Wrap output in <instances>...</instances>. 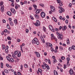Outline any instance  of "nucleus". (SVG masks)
Wrapping results in <instances>:
<instances>
[{
	"label": "nucleus",
	"mask_w": 75,
	"mask_h": 75,
	"mask_svg": "<svg viewBox=\"0 0 75 75\" xmlns=\"http://www.w3.org/2000/svg\"><path fill=\"white\" fill-rule=\"evenodd\" d=\"M8 61L11 62H14V59L12 58H10L9 57L7 56L6 57Z\"/></svg>",
	"instance_id": "f257e3e1"
},
{
	"label": "nucleus",
	"mask_w": 75,
	"mask_h": 75,
	"mask_svg": "<svg viewBox=\"0 0 75 75\" xmlns=\"http://www.w3.org/2000/svg\"><path fill=\"white\" fill-rule=\"evenodd\" d=\"M38 40L37 38H35L32 40V43L33 44H36V42H38Z\"/></svg>",
	"instance_id": "f03ea898"
},
{
	"label": "nucleus",
	"mask_w": 75,
	"mask_h": 75,
	"mask_svg": "<svg viewBox=\"0 0 75 75\" xmlns=\"http://www.w3.org/2000/svg\"><path fill=\"white\" fill-rule=\"evenodd\" d=\"M57 38L59 40H62L63 39V35L61 34L59 35H58Z\"/></svg>",
	"instance_id": "7ed1b4c3"
},
{
	"label": "nucleus",
	"mask_w": 75,
	"mask_h": 75,
	"mask_svg": "<svg viewBox=\"0 0 75 75\" xmlns=\"http://www.w3.org/2000/svg\"><path fill=\"white\" fill-rule=\"evenodd\" d=\"M42 70H41V69H38V70L37 71V73L38 74H39V73H40V74L42 75Z\"/></svg>",
	"instance_id": "20e7f679"
},
{
	"label": "nucleus",
	"mask_w": 75,
	"mask_h": 75,
	"mask_svg": "<svg viewBox=\"0 0 75 75\" xmlns=\"http://www.w3.org/2000/svg\"><path fill=\"white\" fill-rule=\"evenodd\" d=\"M50 9L52 12H55V8H54V7L52 6L50 7Z\"/></svg>",
	"instance_id": "39448f33"
},
{
	"label": "nucleus",
	"mask_w": 75,
	"mask_h": 75,
	"mask_svg": "<svg viewBox=\"0 0 75 75\" xmlns=\"http://www.w3.org/2000/svg\"><path fill=\"white\" fill-rule=\"evenodd\" d=\"M35 25L36 26H40V21L38 20L37 21V22L35 24Z\"/></svg>",
	"instance_id": "423d86ee"
},
{
	"label": "nucleus",
	"mask_w": 75,
	"mask_h": 75,
	"mask_svg": "<svg viewBox=\"0 0 75 75\" xmlns=\"http://www.w3.org/2000/svg\"><path fill=\"white\" fill-rule=\"evenodd\" d=\"M46 47H47V46H49H49L50 47H52V44L48 43V42H47L46 43Z\"/></svg>",
	"instance_id": "0eeeda50"
},
{
	"label": "nucleus",
	"mask_w": 75,
	"mask_h": 75,
	"mask_svg": "<svg viewBox=\"0 0 75 75\" xmlns=\"http://www.w3.org/2000/svg\"><path fill=\"white\" fill-rule=\"evenodd\" d=\"M41 15L42 17V18L45 17V14L43 12H42L41 13Z\"/></svg>",
	"instance_id": "6e6552de"
},
{
	"label": "nucleus",
	"mask_w": 75,
	"mask_h": 75,
	"mask_svg": "<svg viewBox=\"0 0 75 75\" xmlns=\"http://www.w3.org/2000/svg\"><path fill=\"white\" fill-rule=\"evenodd\" d=\"M10 10L11 12L13 13V14H16V11L13 8L11 9Z\"/></svg>",
	"instance_id": "1a4fd4ad"
},
{
	"label": "nucleus",
	"mask_w": 75,
	"mask_h": 75,
	"mask_svg": "<svg viewBox=\"0 0 75 75\" xmlns=\"http://www.w3.org/2000/svg\"><path fill=\"white\" fill-rule=\"evenodd\" d=\"M35 54H36L37 57H40V53L38 52H35Z\"/></svg>",
	"instance_id": "9d476101"
},
{
	"label": "nucleus",
	"mask_w": 75,
	"mask_h": 75,
	"mask_svg": "<svg viewBox=\"0 0 75 75\" xmlns=\"http://www.w3.org/2000/svg\"><path fill=\"white\" fill-rule=\"evenodd\" d=\"M9 24L11 26H14V24L13 22L11 21H9Z\"/></svg>",
	"instance_id": "9b49d317"
},
{
	"label": "nucleus",
	"mask_w": 75,
	"mask_h": 75,
	"mask_svg": "<svg viewBox=\"0 0 75 75\" xmlns=\"http://www.w3.org/2000/svg\"><path fill=\"white\" fill-rule=\"evenodd\" d=\"M52 19L53 20H54V21H55V22L56 23H57V19L56 18H55V17H53Z\"/></svg>",
	"instance_id": "f8f14e48"
},
{
	"label": "nucleus",
	"mask_w": 75,
	"mask_h": 75,
	"mask_svg": "<svg viewBox=\"0 0 75 75\" xmlns=\"http://www.w3.org/2000/svg\"><path fill=\"white\" fill-rule=\"evenodd\" d=\"M41 11V9H38L35 12V13L36 14H38L40 13V11Z\"/></svg>",
	"instance_id": "ddd939ff"
},
{
	"label": "nucleus",
	"mask_w": 75,
	"mask_h": 75,
	"mask_svg": "<svg viewBox=\"0 0 75 75\" xmlns=\"http://www.w3.org/2000/svg\"><path fill=\"white\" fill-rule=\"evenodd\" d=\"M64 11H65V10L64 9H60L59 11V12L60 13H62V12H64Z\"/></svg>",
	"instance_id": "4468645a"
},
{
	"label": "nucleus",
	"mask_w": 75,
	"mask_h": 75,
	"mask_svg": "<svg viewBox=\"0 0 75 75\" xmlns=\"http://www.w3.org/2000/svg\"><path fill=\"white\" fill-rule=\"evenodd\" d=\"M69 73L70 75H72V74H74V71H73V70H72L71 69L69 71Z\"/></svg>",
	"instance_id": "2eb2a0df"
},
{
	"label": "nucleus",
	"mask_w": 75,
	"mask_h": 75,
	"mask_svg": "<svg viewBox=\"0 0 75 75\" xmlns=\"http://www.w3.org/2000/svg\"><path fill=\"white\" fill-rule=\"evenodd\" d=\"M4 6H1V12H4Z\"/></svg>",
	"instance_id": "dca6fc26"
},
{
	"label": "nucleus",
	"mask_w": 75,
	"mask_h": 75,
	"mask_svg": "<svg viewBox=\"0 0 75 75\" xmlns=\"http://www.w3.org/2000/svg\"><path fill=\"white\" fill-rule=\"evenodd\" d=\"M14 23L16 25L18 24V22H17V19H15L14 20Z\"/></svg>",
	"instance_id": "f3484780"
},
{
	"label": "nucleus",
	"mask_w": 75,
	"mask_h": 75,
	"mask_svg": "<svg viewBox=\"0 0 75 75\" xmlns=\"http://www.w3.org/2000/svg\"><path fill=\"white\" fill-rule=\"evenodd\" d=\"M12 57L13 58H14V59H17V57H16V56L14 55V53H13L12 55Z\"/></svg>",
	"instance_id": "a211bd4d"
},
{
	"label": "nucleus",
	"mask_w": 75,
	"mask_h": 75,
	"mask_svg": "<svg viewBox=\"0 0 75 75\" xmlns=\"http://www.w3.org/2000/svg\"><path fill=\"white\" fill-rule=\"evenodd\" d=\"M7 15H8V16H11V12H7Z\"/></svg>",
	"instance_id": "6ab92c4d"
},
{
	"label": "nucleus",
	"mask_w": 75,
	"mask_h": 75,
	"mask_svg": "<svg viewBox=\"0 0 75 75\" xmlns=\"http://www.w3.org/2000/svg\"><path fill=\"white\" fill-rule=\"evenodd\" d=\"M4 72L5 73H6V74H8V73L9 72L8 71L7 69H5L4 70Z\"/></svg>",
	"instance_id": "aec40b11"
},
{
	"label": "nucleus",
	"mask_w": 75,
	"mask_h": 75,
	"mask_svg": "<svg viewBox=\"0 0 75 75\" xmlns=\"http://www.w3.org/2000/svg\"><path fill=\"white\" fill-rule=\"evenodd\" d=\"M35 17L36 18H37V19H39L40 18L39 16L37 15H35Z\"/></svg>",
	"instance_id": "412c9836"
},
{
	"label": "nucleus",
	"mask_w": 75,
	"mask_h": 75,
	"mask_svg": "<svg viewBox=\"0 0 75 75\" xmlns=\"http://www.w3.org/2000/svg\"><path fill=\"white\" fill-rule=\"evenodd\" d=\"M62 29L63 30H64V31H65V30L67 29V26H66L65 25H64V27L62 28Z\"/></svg>",
	"instance_id": "4be33fe9"
},
{
	"label": "nucleus",
	"mask_w": 75,
	"mask_h": 75,
	"mask_svg": "<svg viewBox=\"0 0 75 75\" xmlns=\"http://www.w3.org/2000/svg\"><path fill=\"white\" fill-rule=\"evenodd\" d=\"M42 67L43 69H45L46 68V66H45L44 65H42Z\"/></svg>",
	"instance_id": "5701e85b"
},
{
	"label": "nucleus",
	"mask_w": 75,
	"mask_h": 75,
	"mask_svg": "<svg viewBox=\"0 0 75 75\" xmlns=\"http://www.w3.org/2000/svg\"><path fill=\"white\" fill-rule=\"evenodd\" d=\"M51 36L52 37L51 38V40H52L54 39V38H55V36H54V34H51Z\"/></svg>",
	"instance_id": "b1692460"
},
{
	"label": "nucleus",
	"mask_w": 75,
	"mask_h": 75,
	"mask_svg": "<svg viewBox=\"0 0 75 75\" xmlns=\"http://www.w3.org/2000/svg\"><path fill=\"white\" fill-rule=\"evenodd\" d=\"M5 52L6 54H8V49H6L5 50Z\"/></svg>",
	"instance_id": "393cba45"
},
{
	"label": "nucleus",
	"mask_w": 75,
	"mask_h": 75,
	"mask_svg": "<svg viewBox=\"0 0 75 75\" xmlns=\"http://www.w3.org/2000/svg\"><path fill=\"white\" fill-rule=\"evenodd\" d=\"M54 75H58V72H57V71H54Z\"/></svg>",
	"instance_id": "a878e982"
},
{
	"label": "nucleus",
	"mask_w": 75,
	"mask_h": 75,
	"mask_svg": "<svg viewBox=\"0 0 75 75\" xmlns=\"http://www.w3.org/2000/svg\"><path fill=\"white\" fill-rule=\"evenodd\" d=\"M67 44L69 45V39H67Z\"/></svg>",
	"instance_id": "bb28decb"
},
{
	"label": "nucleus",
	"mask_w": 75,
	"mask_h": 75,
	"mask_svg": "<svg viewBox=\"0 0 75 75\" xmlns=\"http://www.w3.org/2000/svg\"><path fill=\"white\" fill-rule=\"evenodd\" d=\"M18 57H21V52H20L18 54Z\"/></svg>",
	"instance_id": "cd10ccee"
},
{
	"label": "nucleus",
	"mask_w": 75,
	"mask_h": 75,
	"mask_svg": "<svg viewBox=\"0 0 75 75\" xmlns=\"http://www.w3.org/2000/svg\"><path fill=\"white\" fill-rule=\"evenodd\" d=\"M43 29L44 32H46V28H45V27L43 26Z\"/></svg>",
	"instance_id": "c85d7f7f"
},
{
	"label": "nucleus",
	"mask_w": 75,
	"mask_h": 75,
	"mask_svg": "<svg viewBox=\"0 0 75 75\" xmlns=\"http://www.w3.org/2000/svg\"><path fill=\"white\" fill-rule=\"evenodd\" d=\"M57 2L59 4H60V3H61V0H57Z\"/></svg>",
	"instance_id": "c756f323"
},
{
	"label": "nucleus",
	"mask_w": 75,
	"mask_h": 75,
	"mask_svg": "<svg viewBox=\"0 0 75 75\" xmlns=\"http://www.w3.org/2000/svg\"><path fill=\"white\" fill-rule=\"evenodd\" d=\"M3 2H1V3H0V6H1V7H2V6H3Z\"/></svg>",
	"instance_id": "7c9ffc66"
},
{
	"label": "nucleus",
	"mask_w": 75,
	"mask_h": 75,
	"mask_svg": "<svg viewBox=\"0 0 75 75\" xmlns=\"http://www.w3.org/2000/svg\"><path fill=\"white\" fill-rule=\"evenodd\" d=\"M50 30H51L53 32H54V31H55V30L52 28V27H51V28H50Z\"/></svg>",
	"instance_id": "2f4dec72"
},
{
	"label": "nucleus",
	"mask_w": 75,
	"mask_h": 75,
	"mask_svg": "<svg viewBox=\"0 0 75 75\" xmlns=\"http://www.w3.org/2000/svg\"><path fill=\"white\" fill-rule=\"evenodd\" d=\"M1 68H3V63L2 62L1 63Z\"/></svg>",
	"instance_id": "473e14b6"
},
{
	"label": "nucleus",
	"mask_w": 75,
	"mask_h": 75,
	"mask_svg": "<svg viewBox=\"0 0 75 75\" xmlns=\"http://www.w3.org/2000/svg\"><path fill=\"white\" fill-rule=\"evenodd\" d=\"M23 65H21V68H20V69L21 71L23 70Z\"/></svg>",
	"instance_id": "72a5a7b5"
},
{
	"label": "nucleus",
	"mask_w": 75,
	"mask_h": 75,
	"mask_svg": "<svg viewBox=\"0 0 75 75\" xmlns=\"http://www.w3.org/2000/svg\"><path fill=\"white\" fill-rule=\"evenodd\" d=\"M18 54V52L17 51H15L14 52V54L15 55H17Z\"/></svg>",
	"instance_id": "f704fd0d"
},
{
	"label": "nucleus",
	"mask_w": 75,
	"mask_h": 75,
	"mask_svg": "<svg viewBox=\"0 0 75 75\" xmlns=\"http://www.w3.org/2000/svg\"><path fill=\"white\" fill-rule=\"evenodd\" d=\"M7 27L8 29L10 28V26L9 25V24H8V23H7Z\"/></svg>",
	"instance_id": "c9c22d12"
},
{
	"label": "nucleus",
	"mask_w": 75,
	"mask_h": 75,
	"mask_svg": "<svg viewBox=\"0 0 75 75\" xmlns=\"http://www.w3.org/2000/svg\"><path fill=\"white\" fill-rule=\"evenodd\" d=\"M41 40L43 42H45V41H44V39L43 37L42 38Z\"/></svg>",
	"instance_id": "e433bc0d"
},
{
	"label": "nucleus",
	"mask_w": 75,
	"mask_h": 75,
	"mask_svg": "<svg viewBox=\"0 0 75 75\" xmlns=\"http://www.w3.org/2000/svg\"><path fill=\"white\" fill-rule=\"evenodd\" d=\"M72 3L73 4H75V0H73Z\"/></svg>",
	"instance_id": "4c0bfd02"
},
{
	"label": "nucleus",
	"mask_w": 75,
	"mask_h": 75,
	"mask_svg": "<svg viewBox=\"0 0 75 75\" xmlns=\"http://www.w3.org/2000/svg\"><path fill=\"white\" fill-rule=\"evenodd\" d=\"M72 50H75V46L74 45H73L72 46Z\"/></svg>",
	"instance_id": "58836bf2"
},
{
	"label": "nucleus",
	"mask_w": 75,
	"mask_h": 75,
	"mask_svg": "<svg viewBox=\"0 0 75 75\" xmlns=\"http://www.w3.org/2000/svg\"><path fill=\"white\" fill-rule=\"evenodd\" d=\"M7 38V39L8 40H11V38L9 36H8Z\"/></svg>",
	"instance_id": "ea45409f"
},
{
	"label": "nucleus",
	"mask_w": 75,
	"mask_h": 75,
	"mask_svg": "<svg viewBox=\"0 0 75 75\" xmlns=\"http://www.w3.org/2000/svg\"><path fill=\"white\" fill-rule=\"evenodd\" d=\"M59 50H63V48H62V47L61 46H59Z\"/></svg>",
	"instance_id": "a19ab883"
},
{
	"label": "nucleus",
	"mask_w": 75,
	"mask_h": 75,
	"mask_svg": "<svg viewBox=\"0 0 75 75\" xmlns=\"http://www.w3.org/2000/svg\"><path fill=\"white\" fill-rule=\"evenodd\" d=\"M24 67H25V68H28V66L26 64H25L24 65Z\"/></svg>",
	"instance_id": "79ce46f5"
},
{
	"label": "nucleus",
	"mask_w": 75,
	"mask_h": 75,
	"mask_svg": "<svg viewBox=\"0 0 75 75\" xmlns=\"http://www.w3.org/2000/svg\"><path fill=\"white\" fill-rule=\"evenodd\" d=\"M40 6H41V7H42L44 6V4H40Z\"/></svg>",
	"instance_id": "37998d69"
},
{
	"label": "nucleus",
	"mask_w": 75,
	"mask_h": 75,
	"mask_svg": "<svg viewBox=\"0 0 75 75\" xmlns=\"http://www.w3.org/2000/svg\"><path fill=\"white\" fill-rule=\"evenodd\" d=\"M55 62H57V60H56V59H54L53 60V63H54V64H55Z\"/></svg>",
	"instance_id": "c03bdc74"
},
{
	"label": "nucleus",
	"mask_w": 75,
	"mask_h": 75,
	"mask_svg": "<svg viewBox=\"0 0 75 75\" xmlns=\"http://www.w3.org/2000/svg\"><path fill=\"white\" fill-rule=\"evenodd\" d=\"M72 47H70L69 48V50L70 51H71V50H72Z\"/></svg>",
	"instance_id": "a18cd8bd"
},
{
	"label": "nucleus",
	"mask_w": 75,
	"mask_h": 75,
	"mask_svg": "<svg viewBox=\"0 0 75 75\" xmlns=\"http://www.w3.org/2000/svg\"><path fill=\"white\" fill-rule=\"evenodd\" d=\"M6 67H7V68H9V67H10V66H9V64H6Z\"/></svg>",
	"instance_id": "49530a36"
},
{
	"label": "nucleus",
	"mask_w": 75,
	"mask_h": 75,
	"mask_svg": "<svg viewBox=\"0 0 75 75\" xmlns=\"http://www.w3.org/2000/svg\"><path fill=\"white\" fill-rule=\"evenodd\" d=\"M36 44L37 45H39V44H40V43L39 42V41L38 40V41L36 42Z\"/></svg>",
	"instance_id": "de8ad7c7"
},
{
	"label": "nucleus",
	"mask_w": 75,
	"mask_h": 75,
	"mask_svg": "<svg viewBox=\"0 0 75 75\" xmlns=\"http://www.w3.org/2000/svg\"><path fill=\"white\" fill-rule=\"evenodd\" d=\"M28 31H29V30H28V29H26V33H28Z\"/></svg>",
	"instance_id": "09e8293b"
},
{
	"label": "nucleus",
	"mask_w": 75,
	"mask_h": 75,
	"mask_svg": "<svg viewBox=\"0 0 75 75\" xmlns=\"http://www.w3.org/2000/svg\"><path fill=\"white\" fill-rule=\"evenodd\" d=\"M17 74L18 75H22L20 72L18 71Z\"/></svg>",
	"instance_id": "8fccbe9b"
},
{
	"label": "nucleus",
	"mask_w": 75,
	"mask_h": 75,
	"mask_svg": "<svg viewBox=\"0 0 75 75\" xmlns=\"http://www.w3.org/2000/svg\"><path fill=\"white\" fill-rule=\"evenodd\" d=\"M67 59L68 61H70V59L69 57L67 58Z\"/></svg>",
	"instance_id": "3c124183"
},
{
	"label": "nucleus",
	"mask_w": 75,
	"mask_h": 75,
	"mask_svg": "<svg viewBox=\"0 0 75 75\" xmlns=\"http://www.w3.org/2000/svg\"><path fill=\"white\" fill-rule=\"evenodd\" d=\"M65 57L64 56H62L61 57V59H65Z\"/></svg>",
	"instance_id": "603ef678"
},
{
	"label": "nucleus",
	"mask_w": 75,
	"mask_h": 75,
	"mask_svg": "<svg viewBox=\"0 0 75 75\" xmlns=\"http://www.w3.org/2000/svg\"><path fill=\"white\" fill-rule=\"evenodd\" d=\"M64 69H65L66 68H67V66H66V64H64Z\"/></svg>",
	"instance_id": "864d4df0"
},
{
	"label": "nucleus",
	"mask_w": 75,
	"mask_h": 75,
	"mask_svg": "<svg viewBox=\"0 0 75 75\" xmlns=\"http://www.w3.org/2000/svg\"><path fill=\"white\" fill-rule=\"evenodd\" d=\"M33 6L35 8H37V5H34Z\"/></svg>",
	"instance_id": "5fc2aeb1"
},
{
	"label": "nucleus",
	"mask_w": 75,
	"mask_h": 75,
	"mask_svg": "<svg viewBox=\"0 0 75 75\" xmlns=\"http://www.w3.org/2000/svg\"><path fill=\"white\" fill-rule=\"evenodd\" d=\"M55 30L56 31H59V29L58 28H55Z\"/></svg>",
	"instance_id": "6e6d98bb"
},
{
	"label": "nucleus",
	"mask_w": 75,
	"mask_h": 75,
	"mask_svg": "<svg viewBox=\"0 0 75 75\" xmlns=\"http://www.w3.org/2000/svg\"><path fill=\"white\" fill-rule=\"evenodd\" d=\"M59 18L60 20H62L63 19V18H62V16H60L59 17Z\"/></svg>",
	"instance_id": "4d7b16f0"
},
{
	"label": "nucleus",
	"mask_w": 75,
	"mask_h": 75,
	"mask_svg": "<svg viewBox=\"0 0 75 75\" xmlns=\"http://www.w3.org/2000/svg\"><path fill=\"white\" fill-rule=\"evenodd\" d=\"M15 7L16 9H18V6H17V5H16Z\"/></svg>",
	"instance_id": "13d9d810"
},
{
	"label": "nucleus",
	"mask_w": 75,
	"mask_h": 75,
	"mask_svg": "<svg viewBox=\"0 0 75 75\" xmlns=\"http://www.w3.org/2000/svg\"><path fill=\"white\" fill-rule=\"evenodd\" d=\"M17 42H19L20 41V39H17Z\"/></svg>",
	"instance_id": "bf43d9fd"
},
{
	"label": "nucleus",
	"mask_w": 75,
	"mask_h": 75,
	"mask_svg": "<svg viewBox=\"0 0 75 75\" xmlns=\"http://www.w3.org/2000/svg\"><path fill=\"white\" fill-rule=\"evenodd\" d=\"M27 1H24V4H27Z\"/></svg>",
	"instance_id": "052dcab7"
},
{
	"label": "nucleus",
	"mask_w": 75,
	"mask_h": 75,
	"mask_svg": "<svg viewBox=\"0 0 75 75\" xmlns=\"http://www.w3.org/2000/svg\"><path fill=\"white\" fill-rule=\"evenodd\" d=\"M2 75H6L5 74V73H4V71H2Z\"/></svg>",
	"instance_id": "680f3d73"
},
{
	"label": "nucleus",
	"mask_w": 75,
	"mask_h": 75,
	"mask_svg": "<svg viewBox=\"0 0 75 75\" xmlns=\"http://www.w3.org/2000/svg\"><path fill=\"white\" fill-rule=\"evenodd\" d=\"M69 7H71L72 6V4H69Z\"/></svg>",
	"instance_id": "e2e57ef3"
},
{
	"label": "nucleus",
	"mask_w": 75,
	"mask_h": 75,
	"mask_svg": "<svg viewBox=\"0 0 75 75\" xmlns=\"http://www.w3.org/2000/svg\"><path fill=\"white\" fill-rule=\"evenodd\" d=\"M30 18L32 20H34V18H33V17H32V16H30Z\"/></svg>",
	"instance_id": "0e129e2a"
},
{
	"label": "nucleus",
	"mask_w": 75,
	"mask_h": 75,
	"mask_svg": "<svg viewBox=\"0 0 75 75\" xmlns=\"http://www.w3.org/2000/svg\"><path fill=\"white\" fill-rule=\"evenodd\" d=\"M51 51H54V49L53 48H52V47H51Z\"/></svg>",
	"instance_id": "69168bd1"
},
{
	"label": "nucleus",
	"mask_w": 75,
	"mask_h": 75,
	"mask_svg": "<svg viewBox=\"0 0 75 75\" xmlns=\"http://www.w3.org/2000/svg\"><path fill=\"white\" fill-rule=\"evenodd\" d=\"M46 68H47V69H50V67H49V66H48L46 67Z\"/></svg>",
	"instance_id": "338daca9"
},
{
	"label": "nucleus",
	"mask_w": 75,
	"mask_h": 75,
	"mask_svg": "<svg viewBox=\"0 0 75 75\" xmlns=\"http://www.w3.org/2000/svg\"><path fill=\"white\" fill-rule=\"evenodd\" d=\"M4 32H5V33H7V29H5L4 30Z\"/></svg>",
	"instance_id": "774afa93"
}]
</instances>
